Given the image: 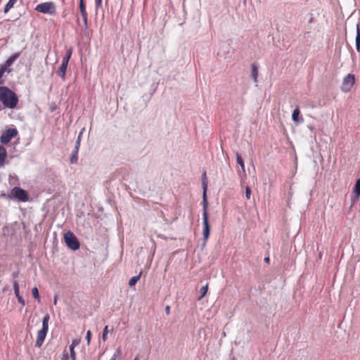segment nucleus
Wrapping results in <instances>:
<instances>
[{
  "instance_id": "4",
  "label": "nucleus",
  "mask_w": 360,
  "mask_h": 360,
  "mask_svg": "<svg viewBox=\"0 0 360 360\" xmlns=\"http://www.w3.org/2000/svg\"><path fill=\"white\" fill-rule=\"evenodd\" d=\"M35 11L44 14L53 15L56 13V6L53 1H48L38 4L35 7Z\"/></svg>"
},
{
  "instance_id": "29",
  "label": "nucleus",
  "mask_w": 360,
  "mask_h": 360,
  "mask_svg": "<svg viewBox=\"0 0 360 360\" xmlns=\"http://www.w3.org/2000/svg\"><path fill=\"white\" fill-rule=\"evenodd\" d=\"M16 297H17V299H18V302H19L22 306H25V302L24 299L22 298V296H20V295H18V296H17Z\"/></svg>"
},
{
  "instance_id": "10",
  "label": "nucleus",
  "mask_w": 360,
  "mask_h": 360,
  "mask_svg": "<svg viewBox=\"0 0 360 360\" xmlns=\"http://www.w3.org/2000/svg\"><path fill=\"white\" fill-rule=\"evenodd\" d=\"M355 82L354 75L352 74H348L344 77L341 89L343 92H349L353 87Z\"/></svg>"
},
{
  "instance_id": "11",
  "label": "nucleus",
  "mask_w": 360,
  "mask_h": 360,
  "mask_svg": "<svg viewBox=\"0 0 360 360\" xmlns=\"http://www.w3.org/2000/svg\"><path fill=\"white\" fill-rule=\"evenodd\" d=\"M79 10L82 17V20L86 28L88 27V13L86 9V4L84 0H79Z\"/></svg>"
},
{
  "instance_id": "22",
  "label": "nucleus",
  "mask_w": 360,
  "mask_h": 360,
  "mask_svg": "<svg viewBox=\"0 0 360 360\" xmlns=\"http://www.w3.org/2000/svg\"><path fill=\"white\" fill-rule=\"evenodd\" d=\"M32 294L33 295V297L38 300V302H40V296H39V290L37 289V287H34L32 289Z\"/></svg>"
},
{
  "instance_id": "37",
  "label": "nucleus",
  "mask_w": 360,
  "mask_h": 360,
  "mask_svg": "<svg viewBox=\"0 0 360 360\" xmlns=\"http://www.w3.org/2000/svg\"><path fill=\"white\" fill-rule=\"evenodd\" d=\"M134 360H139V356H136Z\"/></svg>"
},
{
  "instance_id": "16",
  "label": "nucleus",
  "mask_w": 360,
  "mask_h": 360,
  "mask_svg": "<svg viewBox=\"0 0 360 360\" xmlns=\"http://www.w3.org/2000/svg\"><path fill=\"white\" fill-rule=\"evenodd\" d=\"M17 1L18 0H9L8 2L6 4V5L4 7V13H8L10 11V9H11L14 6V5L17 2Z\"/></svg>"
},
{
  "instance_id": "35",
  "label": "nucleus",
  "mask_w": 360,
  "mask_h": 360,
  "mask_svg": "<svg viewBox=\"0 0 360 360\" xmlns=\"http://www.w3.org/2000/svg\"><path fill=\"white\" fill-rule=\"evenodd\" d=\"M110 360H117V355L114 354Z\"/></svg>"
},
{
  "instance_id": "8",
  "label": "nucleus",
  "mask_w": 360,
  "mask_h": 360,
  "mask_svg": "<svg viewBox=\"0 0 360 360\" xmlns=\"http://www.w3.org/2000/svg\"><path fill=\"white\" fill-rule=\"evenodd\" d=\"M20 53H15L12 54L3 65H0V71L4 74L5 72L10 73L11 72V69L9 68L13 64V63L20 57Z\"/></svg>"
},
{
  "instance_id": "33",
  "label": "nucleus",
  "mask_w": 360,
  "mask_h": 360,
  "mask_svg": "<svg viewBox=\"0 0 360 360\" xmlns=\"http://www.w3.org/2000/svg\"><path fill=\"white\" fill-rule=\"evenodd\" d=\"M4 73L0 71V86H1L4 83V81L1 79Z\"/></svg>"
},
{
  "instance_id": "24",
  "label": "nucleus",
  "mask_w": 360,
  "mask_h": 360,
  "mask_svg": "<svg viewBox=\"0 0 360 360\" xmlns=\"http://www.w3.org/2000/svg\"><path fill=\"white\" fill-rule=\"evenodd\" d=\"M108 333V326H105L103 329V334H102V340L104 342L106 341V340H107Z\"/></svg>"
},
{
  "instance_id": "21",
  "label": "nucleus",
  "mask_w": 360,
  "mask_h": 360,
  "mask_svg": "<svg viewBox=\"0 0 360 360\" xmlns=\"http://www.w3.org/2000/svg\"><path fill=\"white\" fill-rule=\"evenodd\" d=\"M77 160H78V152L73 150L71 154V156H70V162L71 164H75V163H77Z\"/></svg>"
},
{
  "instance_id": "32",
  "label": "nucleus",
  "mask_w": 360,
  "mask_h": 360,
  "mask_svg": "<svg viewBox=\"0 0 360 360\" xmlns=\"http://www.w3.org/2000/svg\"><path fill=\"white\" fill-rule=\"evenodd\" d=\"M102 0H96V8L98 9L101 6Z\"/></svg>"
},
{
  "instance_id": "27",
  "label": "nucleus",
  "mask_w": 360,
  "mask_h": 360,
  "mask_svg": "<svg viewBox=\"0 0 360 360\" xmlns=\"http://www.w3.org/2000/svg\"><path fill=\"white\" fill-rule=\"evenodd\" d=\"M245 196L248 200L250 199L251 197V189L249 186L245 187Z\"/></svg>"
},
{
  "instance_id": "9",
  "label": "nucleus",
  "mask_w": 360,
  "mask_h": 360,
  "mask_svg": "<svg viewBox=\"0 0 360 360\" xmlns=\"http://www.w3.org/2000/svg\"><path fill=\"white\" fill-rule=\"evenodd\" d=\"M18 134V131L16 129H8L0 136V142L3 144H7L13 138L15 137Z\"/></svg>"
},
{
  "instance_id": "31",
  "label": "nucleus",
  "mask_w": 360,
  "mask_h": 360,
  "mask_svg": "<svg viewBox=\"0 0 360 360\" xmlns=\"http://www.w3.org/2000/svg\"><path fill=\"white\" fill-rule=\"evenodd\" d=\"M79 145H80V143H79V138L78 140L77 141L76 144H75V147L74 151L78 152L79 148Z\"/></svg>"
},
{
  "instance_id": "34",
  "label": "nucleus",
  "mask_w": 360,
  "mask_h": 360,
  "mask_svg": "<svg viewBox=\"0 0 360 360\" xmlns=\"http://www.w3.org/2000/svg\"><path fill=\"white\" fill-rule=\"evenodd\" d=\"M165 312H166V314H167V315H168V314H169V313H170V307H169V306H167V307H165Z\"/></svg>"
},
{
  "instance_id": "36",
  "label": "nucleus",
  "mask_w": 360,
  "mask_h": 360,
  "mask_svg": "<svg viewBox=\"0 0 360 360\" xmlns=\"http://www.w3.org/2000/svg\"><path fill=\"white\" fill-rule=\"evenodd\" d=\"M269 261H270V259H269V257H265V258H264V262H266V263H269Z\"/></svg>"
},
{
  "instance_id": "5",
  "label": "nucleus",
  "mask_w": 360,
  "mask_h": 360,
  "mask_svg": "<svg viewBox=\"0 0 360 360\" xmlns=\"http://www.w3.org/2000/svg\"><path fill=\"white\" fill-rule=\"evenodd\" d=\"M72 53V51L71 49H68L66 51L65 55L63 58L62 63H61L60 68H58V70L56 72V74L63 80H65V73H66L67 68H68V63H69V60H70V59L71 58Z\"/></svg>"
},
{
  "instance_id": "17",
  "label": "nucleus",
  "mask_w": 360,
  "mask_h": 360,
  "mask_svg": "<svg viewBox=\"0 0 360 360\" xmlns=\"http://www.w3.org/2000/svg\"><path fill=\"white\" fill-rule=\"evenodd\" d=\"M208 290V283H207L205 285L202 286L200 289V296L198 298V300H202L207 294Z\"/></svg>"
},
{
  "instance_id": "18",
  "label": "nucleus",
  "mask_w": 360,
  "mask_h": 360,
  "mask_svg": "<svg viewBox=\"0 0 360 360\" xmlns=\"http://www.w3.org/2000/svg\"><path fill=\"white\" fill-rule=\"evenodd\" d=\"M236 161H237V163L241 167V169L243 170V172L245 173V164H244V161L243 160L240 154L238 153H236Z\"/></svg>"
},
{
  "instance_id": "6",
  "label": "nucleus",
  "mask_w": 360,
  "mask_h": 360,
  "mask_svg": "<svg viewBox=\"0 0 360 360\" xmlns=\"http://www.w3.org/2000/svg\"><path fill=\"white\" fill-rule=\"evenodd\" d=\"M64 240L70 249L72 250H77L79 248V242L72 231H68L65 233Z\"/></svg>"
},
{
  "instance_id": "30",
  "label": "nucleus",
  "mask_w": 360,
  "mask_h": 360,
  "mask_svg": "<svg viewBox=\"0 0 360 360\" xmlns=\"http://www.w3.org/2000/svg\"><path fill=\"white\" fill-rule=\"evenodd\" d=\"M79 344V340L77 339H75L72 341L71 345L70 347H72V348H75L76 346H77Z\"/></svg>"
},
{
  "instance_id": "13",
  "label": "nucleus",
  "mask_w": 360,
  "mask_h": 360,
  "mask_svg": "<svg viewBox=\"0 0 360 360\" xmlns=\"http://www.w3.org/2000/svg\"><path fill=\"white\" fill-rule=\"evenodd\" d=\"M300 111L298 106H297L292 114V120L295 123H301L303 122V118L302 117H300Z\"/></svg>"
},
{
  "instance_id": "14",
  "label": "nucleus",
  "mask_w": 360,
  "mask_h": 360,
  "mask_svg": "<svg viewBox=\"0 0 360 360\" xmlns=\"http://www.w3.org/2000/svg\"><path fill=\"white\" fill-rule=\"evenodd\" d=\"M7 157V152L6 148L0 146V167H3L5 165V160Z\"/></svg>"
},
{
  "instance_id": "26",
  "label": "nucleus",
  "mask_w": 360,
  "mask_h": 360,
  "mask_svg": "<svg viewBox=\"0 0 360 360\" xmlns=\"http://www.w3.org/2000/svg\"><path fill=\"white\" fill-rule=\"evenodd\" d=\"M68 352L66 349H65L62 353L61 359L60 360H68Z\"/></svg>"
},
{
  "instance_id": "19",
  "label": "nucleus",
  "mask_w": 360,
  "mask_h": 360,
  "mask_svg": "<svg viewBox=\"0 0 360 360\" xmlns=\"http://www.w3.org/2000/svg\"><path fill=\"white\" fill-rule=\"evenodd\" d=\"M252 77L255 82L257 81V76H258V69L255 64H252Z\"/></svg>"
},
{
  "instance_id": "28",
  "label": "nucleus",
  "mask_w": 360,
  "mask_h": 360,
  "mask_svg": "<svg viewBox=\"0 0 360 360\" xmlns=\"http://www.w3.org/2000/svg\"><path fill=\"white\" fill-rule=\"evenodd\" d=\"M91 332L90 330H88L86 333V339L88 345L91 342Z\"/></svg>"
},
{
  "instance_id": "23",
  "label": "nucleus",
  "mask_w": 360,
  "mask_h": 360,
  "mask_svg": "<svg viewBox=\"0 0 360 360\" xmlns=\"http://www.w3.org/2000/svg\"><path fill=\"white\" fill-rule=\"evenodd\" d=\"M13 289L15 296L20 295V290H19V285L17 281H14L13 283Z\"/></svg>"
},
{
  "instance_id": "2",
  "label": "nucleus",
  "mask_w": 360,
  "mask_h": 360,
  "mask_svg": "<svg viewBox=\"0 0 360 360\" xmlns=\"http://www.w3.org/2000/svg\"><path fill=\"white\" fill-rule=\"evenodd\" d=\"M203 214H202V236L205 241H207L210 236V226L209 224V216L207 212V202L206 196L207 184L203 182Z\"/></svg>"
},
{
  "instance_id": "3",
  "label": "nucleus",
  "mask_w": 360,
  "mask_h": 360,
  "mask_svg": "<svg viewBox=\"0 0 360 360\" xmlns=\"http://www.w3.org/2000/svg\"><path fill=\"white\" fill-rule=\"evenodd\" d=\"M50 316L47 314H46L42 321V328L37 333V340L35 342V346L37 347H41L43 345L44 340L46 338V334L49 330V322Z\"/></svg>"
},
{
  "instance_id": "12",
  "label": "nucleus",
  "mask_w": 360,
  "mask_h": 360,
  "mask_svg": "<svg viewBox=\"0 0 360 360\" xmlns=\"http://www.w3.org/2000/svg\"><path fill=\"white\" fill-rule=\"evenodd\" d=\"M352 200L355 202L360 197V178L357 179L352 191Z\"/></svg>"
},
{
  "instance_id": "7",
  "label": "nucleus",
  "mask_w": 360,
  "mask_h": 360,
  "mask_svg": "<svg viewBox=\"0 0 360 360\" xmlns=\"http://www.w3.org/2000/svg\"><path fill=\"white\" fill-rule=\"evenodd\" d=\"M11 195L13 198H15L21 202H27L29 200V195L27 192L19 187H14L11 191Z\"/></svg>"
},
{
  "instance_id": "15",
  "label": "nucleus",
  "mask_w": 360,
  "mask_h": 360,
  "mask_svg": "<svg viewBox=\"0 0 360 360\" xmlns=\"http://www.w3.org/2000/svg\"><path fill=\"white\" fill-rule=\"evenodd\" d=\"M141 276V272L139 273V275L133 276L130 278L129 281V285L130 287H133L136 285V283L140 280Z\"/></svg>"
},
{
  "instance_id": "25",
  "label": "nucleus",
  "mask_w": 360,
  "mask_h": 360,
  "mask_svg": "<svg viewBox=\"0 0 360 360\" xmlns=\"http://www.w3.org/2000/svg\"><path fill=\"white\" fill-rule=\"evenodd\" d=\"M70 353L71 360H76V352L75 351V348L70 347Z\"/></svg>"
},
{
  "instance_id": "20",
  "label": "nucleus",
  "mask_w": 360,
  "mask_h": 360,
  "mask_svg": "<svg viewBox=\"0 0 360 360\" xmlns=\"http://www.w3.org/2000/svg\"><path fill=\"white\" fill-rule=\"evenodd\" d=\"M355 41H356V50L358 51H360V32H359V28L358 25H357V31H356V36Z\"/></svg>"
},
{
  "instance_id": "1",
  "label": "nucleus",
  "mask_w": 360,
  "mask_h": 360,
  "mask_svg": "<svg viewBox=\"0 0 360 360\" xmlns=\"http://www.w3.org/2000/svg\"><path fill=\"white\" fill-rule=\"evenodd\" d=\"M17 94L5 86H0V102L4 108L13 109L18 103Z\"/></svg>"
}]
</instances>
